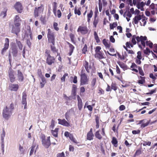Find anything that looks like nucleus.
I'll list each match as a JSON object with an SVG mask.
<instances>
[{
    "label": "nucleus",
    "mask_w": 157,
    "mask_h": 157,
    "mask_svg": "<svg viewBox=\"0 0 157 157\" xmlns=\"http://www.w3.org/2000/svg\"><path fill=\"white\" fill-rule=\"evenodd\" d=\"M44 10V6L43 4L40 5V6L36 7L34 10V16L35 17L39 16V13L42 12Z\"/></svg>",
    "instance_id": "8"
},
{
    "label": "nucleus",
    "mask_w": 157,
    "mask_h": 157,
    "mask_svg": "<svg viewBox=\"0 0 157 157\" xmlns=\"http://www.w3.org/2000/svg\"><path fill=\"white\" fill-rule=\"evenodd\" d=\"M15 9L19 13H21L23 10V7L21 3L19 2L16 3L14 6Z\"/></svg>",
    "instance_id": "10"
},
{
    "label": "nucleus",
    "mask_w": 157,
    "mask_h": 157,
    "mask_svg": "<svg viewBox=\"0 0 157 157\" xmlns=\"http://www.w3.org/2000/svg\"><path fill=\"white\" fill-rule=\"evenodd\" d=\"M9 89L11 91H16L19 88V85L17 84H11L9 86Z\"/></svg>",
    "instance_id": "17"
},
{
    "label": "nucleus",
    "mask_w": 157,
    "mask_h": 157,
    "mask_svg": "<svg viewBox=\"0 0 157 157\" xmlns=\"http://www.w3.org/2000/svg\"><path fill=\"white\" fill-rule=\"evenodd\" d=\"M58 24L56 22H54L53 23V26L55 30L57 31H58L59 30V28L58 27Z\"/></svg>",
    "instance_id": "54"
},
{
    "label": "nucleus",
    "mask_w": 157,
    "mask_h": 157,
    "mask_svg": "<svg viewBox=\"0 0 157 157\" xmlns=\"http://www.w3.org/2000/svg\"><path fill=\"white\" fill-rule=\"evenodd\" d=\"M16 43L19 49L21 50L22 49L23 45L21 41H17Z\"/></svg>",
    "instance_id": "52"
},
{
    "label": "nucleus",
    "mask_w": 157,
    "mask_h": 157,
    "mask_svg": "<svg viewBox=\"0 0 157 157\" xmlns=\"http://www.w3.org/2000/svg\"><path fill=\"white\" fill-rule=\"evenodd\" d=\"M93 15V11L92 10H91L87 14V21L89 23L91 20V18Z\"/></svg>",
    "instance_id": "31"
},
{
    "label": "nucleus",
    "mask_w": 157,
    "mask_h": 157,
    "mask_svg": "<svg viewBox=\"0 0 157 157\" xmlns=\"http://www.w3.org/2000/svg\"><path fill=\"white\" fill-rule=\"evenodd\" d=\"M59 128H56L55 130H52L51 131V133L52 135L55 137L58 136V133L59 131Z\"/></svg>",
    "instance_id": "33"
},
{
    "label": "nucleus",
    "mask_w": 157,
    "mask_h": 157,
    "mask_svg": "<svg viewBox=\"0 0 157 157\" xmlns=\"http://www.w3.org/2000/svg\"><path fill=\"white\" fill-rule=\"evenodd\" d=\"M133 45L132 43H131L130 42H127L126 43V45L129 48H130V47L132 48L133 47Z\"/></svg>",
    "instance_id": "55"
},
{
    "label": "nucleus",
    "mask_w": 157,
    "mask_h": 157,
    "mask_svg": "<svg viewBox=\"0 0 157 157\" xmlns=\"http://www.w3.org/2000/svg\"><path fill=\"white\" fill-rule=\"evenodd\" d=\"M96 82V78H93L91 81V84L92 87H94Z\"/></svg>",
    "instance_id": "53"
},
{
    "label": "nucleus",
    "mask_w": 157,
    "mask_h": 157,
    "mask_svg": "<svg viewBox=\"0 0 157 157\" xmlns=\"http://www.w3.org/2000/svg\"><path fill=\"white\" fill-rule=\"evenodd\" d=\"M87 46L86 44H85L84 47L82 49V52L83 54H86V52L87 51Z\"/></svg>",
    "instance_id": "51"
},
{
    "label": "nucleus",
    "mask_w": 157,
    "mask_h": 157,
    "mask_svg": "<svg viewBox=\"0 0 157 157\" xmlns=\"http://www.w3.org/2000/svg\"><path fill=\"white\" fill-rule=\"evenodd\" d=\"M94 57L96 58H97L99 59H104L105 58L104 53L102 52H98L95 53L94 55Z\"/></svg>",
    "instance_id": "22"
},
{
    "label": "nucleus",
    "mask_w": 157,
    "mask_h": 157,
    "mask_svg": "<svg viewBox=\"0 0 157 157\" xmlns=\"http://www.w3.org/2000/svg\"><path fill=\"white\" fill-rule=\"evenodd\" d=\"M150 120H149L147 121L146 122L145 121L144 123H142L141 124L140 127L141 128H145V127L147 126L150 123Z\"/></svg>",
    "instance_id": "39"
},
{
    "label": "nucleus",
    "mask_w": 157,
    "mask_h": 157,
    "mask_svg": "<svg viewBox=\"0 0 157 157\" xmlns=\"http://www.w3.org/2000/svg\"><path fill=\"white\" fill-rule=\"evenodd\" d=\"M138 67L137 65L134 63H132V65L130 67V68H132V71H135L136 73H137L138 71L137 68H138Z\"/></svg>",
    "instance_id": "30"
},
{
    "label": "nucleus",
    "mask_w": 157,
    "mask_h": 157,
    "mask_svg": "<svg viewBox=\"0 0 157 157\" xmlns=\"http://www.w3.org/2000/svg\"><path fill=\"white\" fill-rule=\"evenodd\" d=\"M7 10L5 9L4 11H2L0 14V16L3 17V18L5 17L7 15Z\"/></svg>",
    "instance_id": "47"
},
{
    "label": "nucleus",
    "mask_w": 157,
    "mask_h": 157,
    "mask_svg": "<svg viewBox=\"0 0 157 157\" xmlns=\"http://www.w3.org/2000/svg\"><path fill=\"white\" fill-rule=\"evenodd\" d=\"M19 150L21 154H24L25 152V149L23 148L22 146L19 145Z\"/></svg>",
    "instance_id": "62"
},
{
    "label": "nucleus",
    "mask_w": 157,
    "mask_h": 157,
    "mask_svg": "<svg viewBox=\"0 0 157 157\" xmlns=\"http://www.w3.org/2000/svg\"><path fill=\"white\" fill-rule=\"evenodd\" d=\"M64 136L66 137H69L70 139L74 143L78 144H79L80 142L78 141L74 137L73 134L70 133L67 131H66L64 133Z\"/></svg>",
    "instance_id": "9"
},
{
    "label": "nucleus",
    "mask_w": 157,
    "mask_h": 157,
    "mask_svg": "<svg viewBox=\"0 0 157 157\" xmlns=\"http://www.w3.org/2000/svg\"><path fill=\"white\" fill-rule=\"evenodd\" d=\"M5 43L4 44V47L2 49L1 51V54L4 55V53L6 52V50L8 49L9 46V40L6 38L5 39Z\"/></svg>",
    "instance_id": "13"
},
{
    "label": "nucleus",
    "mask_w": 157,
    "mask_h": 157,
    "mask_svg": "<svg viewBox=\"0 0 157 157\" xmlns=\"http://www.w3.org/2000/svg\"><path fill=\"white\" fill-rule=\"evenodd\" d=\"M22 20L19 15H16L14 18V23H21Z\"/></svg>",
    "instance_id": "27"
},
{
    "label": "nucleus",
    "mask_w": 157,
    "mask_h": 157,
    "mask_svg": "<svg viewBox=\"0 0 157 157\" xmlns=\"http://www.w3.org/2000/svg\"><path fill=\"white\" fill-rule=\"evenodd\" d=\"M83 66L84 67L88 73L90 72V70L92 68L90 65H89L88 62L85 61L83 63Z\"/></svg>",
    "instance_id": "20"
},
{
    "label": "nucleus",
    "mask_w": 157,
    "mask_h": 157,
    "mask_svg": "<svg viewBox=\"0 0 157 157\" xmlns=\"http://www.w3.org/2000/svg\"><path fill=\"white\" fill-rule=\"evenodd\" d=\"M67 43L69 45V48L68 54L69 56H71L73 53L75 48L73 45L70 43L69 42L67 41Z\"/></svg>",
    "instance_id": "24"
},
{
    "label": "nucleus",
    "mask_w": 157,
    "mask_h": 157,
    "mask_svg": "<svg viewBox=\"0 0 157 157\" xmlns=\"http://www.w3.org/2000/svg\"><path fill=\"white\" fill-rule=\"evenodd\" d=\"M101 49V48L100 46H97L95 48V53H97L98 52H101L100 51V50Z\"/></svg>",
    "instance_id": "57"
},
{
    "label": "nucleus",
    "mask_w": 157,
    "mask_h": 157,
    "mask_svg": "<svg viewBox=\"0 0 157 157\" xmlns=\"http://www.w3.org/2000/svg\"><path fill=\"white\" fill-rule=\"evenodd\" d=\"M11 51L13 56L14 57H16L17 55L18 51L16 46L15 44H14V45L12 47Z\"/></svg>",
    "instance_id": "23"
},
{
    "label": "nucleus",
    "mask_w": 157,
    "mask_h": 157,
    "mask_svg": "<svg viewBox=\"0 0 157 157\" xmlns=\"http://www.w3.org/2000/svg\"><path fill=\"white\" fill-rule=\"evenodd\" d=\"M50 138V136H48L46 140L42 142L43 145L45 148H48L51 144Z\"/></svg>",
    "instance_id": "14"
},
{
    "label": "nucleus",
    "mask_w": 157,
    "mask_h": 157,
    "mask_svg": "<svg viewBox=\"0 0 157 157\" xmlns=\"http://www.w3.org/2000/svg\"><path fill=\"white\" fill-rule=\"evenodd\" d=\"M147 20V18H146L145 16L141 20V21L143 23L140 22V25L141 26H144L146 24V20Z\"/></svg>",
    "instance_id": "42"
},
{
    "label": "nucleus",
    "mask_w": 157,
    "mask_h": 157,
    "mask_svg": "<svg viewBox=\"0 0 157 157\" xmlns=\"http://www.w3.org/2000/svg\"><path fill=\"white\" fill-rule=\"evenodd\" d=\"M57 157H66L64 153L62 152L61 153H59L57 155Z\"/></svg>",
    "instance_id": "61"
},
{
    "label": "nucleus",
    "mask_w": 157,
    "mask_h": 157,
    "mask_svg": "<svg viewBox=\"0 0 157 157\" xmlns=\"http://www.w3.org/2000/svg\"><path fill=\"white\" fill-rule=\"evenodd\" d=\"M100 131L98 130L95 133V136L96 138L100 140L102 139V137L99 133Z\"/></svg>",
    "instance_id": "35"
},
{
    "label": "nucleus",
    "mask_w": 157,
    "mask_h": 157,
    "mask_svg": "<svg viewBox=\"0 0 157 157\" xmlns=\"http://www.w3.org/2000/svg\"><path fill=\"white\" fill-rule=\"evenodd\" d=\"M141 19V17L140 15H137L133 18V24H137L138 23V21Z\"/></svg>",
    "instance_id": "25"
},
{
    "label": "nucleus",
    "mask_w": 157,
    "mask_h": 157,
    "mask_svg": "<svg viewBox=\"0 0 157 157\" xmlns=\"http://www.w3.org/2000/svg\"><path fill=\"white\" fill-rule=\"evenodd\" d=\"M117 63L121 68L125 69L127 67V66L123 63L119 62H117Z\"/></svg>",
    "instance_id": "48"
},
{
    "label": "nucleus",
    "mask_w": 157,
    "mask_h": 157,
    "mask_svg": "<svg viewBox=\"0 0 157 157\" xmlns=\"http://www.w3.org/2000/svg\"><path fill=\"white\" fill-rule=\"evenodd\" d=\"M94 39L96 41V42L97 43H99L100 41L99 38L98 36L97 33L95 31L94 32Z\"/></svg>",
    "instance_id": "38"
},
{
    "label": "nucleus",
    "mask_w": 157,
    "mask_h": 157,
    "mask_svg": "<svg viewBox=\"0 0 157 157\" xmlns=\"http://www.w3.org/2000/svg\"><path fill=\"white\" fill-rule=\"evenodd\" d=\"M139 78L140 79L138 81V83L139 84H143L145 82V77L140 76Z\"/></svg>",
    "instance_id": "36"
},
{
    "label": "nucleus",
    "mask_w": 157,
    "mask_h": 157,
    "mask_svg": "<svg viewBox=\"0 0 157 157\" xmlns=\"http://www.w3.org/2000/svg\"><path fill=\"white\" fill-rule=\"evenodd\" d=\"M47 38L49 43L54 44L55 43V36L54 32H53L50 29H47Z\"/></svg>",
    "instance_id": "2"
},
{
    "label": "nucleus",
    "mask_w": 157,
    "mask_h": 157,
    "mask_svg": "<svg viewBox=\"0 0 157 157\" xmlns=\"http://www.w3.org/2000/svg\"><path fill=\"white\" fill-rule=\"evenodd\" d=\"M55 44H52L50 45V48L51 51L53 53H58V49H57L55 47Z\"/></svg>",
    "instance_id": "29"
},
{
    "label": "nucleus",
    "mask_w": 157,
    "mask_h": 157,
    "mask_svg": "<svg viewBox=\"0 0 157 157\" xmlns=\"http://www.w3.org/2000/svg\"><path fill=\"white\" fill-rule=\"evenodd\" d=\"M138 69L140 74L142 76H144V74L141 67L138 66Z\"/></svg>",
    "instance_id": "50"
},
{
    "label": "nucleus",
    "mask_w": 157,
    "mask_h": 157,
    "mask_svg": "<svg viewBox=\"0 0 157 157\" xmlns=\"http://www.w3.org/2000/svg\"><path fill=\"white\" fill-rule=\"evenodd\" d=\"M45 56L46 57V63L48 65H51L55 62V58L52 56L50 54V51L46 49L45 52Z\"/></svg>",
    "instance_id": "3"
},
{
    "label": "nucleus",
    "mask_w": 157,
    "mask_h": 157,
    "mask_svg": "<svg viewBox=\"0 0 157 157\" xmlns=\"http://www.w3.org/2000/svg\"><path fill=\"white\" fill-rule=\"evenodd\" d=\"M75 13L76 14H77L78 15H80L81 13L80 10L79 9L77 10L76 8L75 9Z\"/></svg>",
    "instance_id": "58"
},
{
    "label": "nucleus",
    "mask_w": 157,
    "mask_h": 157,
    "mask_svg": "<svg viewBox=\"0 0 157 157\" xmlns=\"http://www.w3.org/2000/svg\"><path fill=\"white\" fill-rule=\"evenodd\" d=\"M17 77L18 81L21 82L23 81L24 79V76L20 70H17Z\"/></svg>",
    "instance_id": "16"
},
{
    "label": "nucleus",
    "mask_w": 157,
    "mask_h": 157,
    "mask_svg": "<svg viewBox=\"0 0 157 157\" xmlns=\"http://www.w3.org/2000/svg\"><path fill=\"white\" fill-rule=\"evenodd\" d=\"M98 7H96L95 8V11L94 12V17H98Z\"/></svg>",
    "instance_id": "63"
},
{
    "label": "nucleus",
    "mask_w": 157,
    "mask_h": 157,
    "mask_svg": "<svg viewBox=\"0 0 157 157\" xmlns=\"http://www.w3.org/2000/svg\"><path fill=\"white\" fill-rule=\"evenodd\" d=\"M111 90L116 91L118 88V87L115 83L112 82L111 85Z\"/></svg>",
    "instance_id": "41"
},
{
    "label": "nucleus",
    "mask_w": 157,
    "mask_h": 157,
    "mask_svg": "<svg viewBox=\"0 0 157 157\" xmlns=\"http://www.w3.org/2000/svg\"><path fill=\"white\" fill-rule=\"evenodd\" d=\"M58 120L59 121L58 123L59 124L66 127H68L70 126L69 123L65 119H58Z\"/></svg>",
    "instance_id": "18"
},
{
    "label": "nucleus",
    "mask_w": 157,
    "mask_h": 157,
    "mask_svg": "<svg viewBox=\"0 0 157 157\" xmlns=\"http://www.w3.org/2000/svg\"><path fill=\"white\" fill-rule=\"evenodd\" d=\"M141 154V151L140 150H137L135 152L133 155V157H136L137 155H139Z\"/></svg>",
    "instance_id": "59"
},
{
    "label": "nucleus",
    "mask_w": 157,
    "mask_h": 157,
    "mask_svg": "<svg viewBox=\"0 0 157 157\" xmlns=\"http://www.w3.org/2000/svg\"><path fill=\"white\" fill-rule=\"evenodd\" d=\"M99 21V19L98 17H94L93 19V27L96 28L97 25Z\"/></svg>",
    "instance_id": "28"
},
{
    "label": "nucleus",
    "mask_w": 157,
    "mask_h": 157,
    "mask_svg": "<svg viewBox=\"0 0 157 157\" xmlns=\"http://www.w3.org/2000/svg\"><path fill=\"white\" fill-rule=\"evenodd\" d=\"M117 55L118 58H119L121 60H123L124 59V56L123 55H121L118 52L117 53Z\"/></svg>",
    "instance_id": "64"
},
{
    "label": "nucleus",
    "mask_w": 157,
    "mask_h": 157,
    "mask_svg": "<svg viewBox=\"0 0 157 157\" xmlns=\"http://www.w3.org/2000/svg\"><path fill=\"white\" fill-rule=\"evenodd\" d=\"M150 8L152 10L151 11V14L154 15L157 10V5L153 3L150 6Z\"/></svg>",
    "instance_id": "19"
},
{
    "label": "nucleus",
    "mask_w": 157,
    "mask_h": 157,
    "mask_svg": "<svg viewBox=\"0 0 157 157\" xmlns=\"http://www.w3.org/2000/svg\"><path fill=\"white\" fill-rule=\"evenodd\" d=\"M8 76L11 82H14L16 80L14 71L12 69L11 67L8 70Z\"/></svg>",
    "instance_id": "7"
},
{
    "label": "nucleus",
    "mask_w": 157,
    "mask_h": 157,
    "mask_svg": "<svg viewBox=\"0 0 157 157\" xmlns=\"http://www.w3.org/2000/svg\"><path fill=\"white\" fill-rule=\"evenodd\" d=\"M80 85H83L87 84L88 81V78H87V75H80Z\"/></svg>",
    "instance_id": "11"
},
{
    "label": "nucleus",
    "mask_w": 157,
    "mask_h": 157,
    "mask_svg": "<svg viewBox=\"0 0 157 157\" xmlns=\"http://www.w3.org/2000/svg\"><path fill=\"white\" fill-rule=\"evenodd\" d=\"M40 21L42 24L45 25L46 23L45 16H41L40 17Z\"/></svg>",
    "instance_id": "46"
},
{
    "label": "nucleus",
    "mask_w": 157,
    "mask_h": 157,
    "mask_svg": "<svg viewBox=\"0 0 157 157\" xmlns=\"http://www.w3.org/2000/svg\"><path fill=\"white\" fill-rule=\"evenodd\" d=\"M41 81L40 82V87L41 88H43L45 84L46 83L47 81L46 79L44 77H43L40 78Z\"/></svg>",
    "instance_id": "32"
},
{
    "label": "nucleus",
    "mask_w": 157,
    "mask_h": 157,
    "mask_svg": "<svg viewBox=\"0 0 157 157\" xmlns=\"http://www.w3.org/2000/svg\"><path fill=\"white\" fill-rule=\"evenodd\" d=\"M146 44L147 46H148L150 48H152L153 46V43L151 42L150 41H147L146 42Z\"/></svg>",
    "instance_id": "56"
},
{
    "label": "nucleus",
    "mask_w": 157,
    "mask_h": 157,
    "mask_svg": "<svg viewBox=\"0 0 157 157\" xmlns=\"http://www.w3.org/2000/svg\"><path fill=\"white\" fill-rule=\"evenodd\" d=\"M21 23H14L11 25V32L17 36L21 31Z\"/></svg>",
    "instance_id": "4"
},
{
    "label": "nucleus",
    "mask_w": 157,
    "mask_h": 157,
    "mask_svg": "<svg viewBox=\"0 0 157 157\" xmlns=\"http://www.w3.org/2000/svg\"><path fill=\"white\" fill-rule=\"evenodd\" d=\"M69 36L72 42L74 44H76V43L75 40V35L74 34L71 33L69 35Z\"/></svg>",
    "instance_id": "40"
},
{
    "label": "nucleus",
    "mask_w": 157,
    "mask_h": 157,
    "mask_svg": "<svg viewBox=\"0 0 157 157\" xmlns=\"http://www.w3.org/2000/svg\"><path fill=\"white\" fill-rule=\"evenodd\" d=\"M89 30L86 26L82 25L79 26L77 31L82 35H85L89 33Z\"/></svg>",
    "instance_id": "5"
},
{
    "label": "nucleus",
    "mask_w": 157,
    "mask_h": 157,
    "mask_svg": "<svg viewBox=\"0 0 157 157\" xmlns=\"http://www.w3.org/2000/svg\"><path fill=\"white\" fill-rule=\"evenodd\" d=\"M136 4L137 7L138 9H140L141 11L144 10L143 6L146 5V2L144 3V2H142Z\"/></svg>",
    "instance_id": "26"
},
{
    "label": "nucleus",
    "mask_w": 157,
    "mask_h": 157,
    "mask_svg": "<svg viewBox=\"0 0 157 157\" xmlns=\"http://www.w3.org/2000/svg\"><path fill=\"white\" fill-rule=\"evenodd\" d=\"M94 135L93 133V129L91 128L90 131L88 132L87 134L86 139L88 140H91L93 139Z\"/></svg>",
    "instance_id": "15"
},
{
    "label": "nucleus",
    "mask_w": 157,
    "mask_h": 157,
    "mask_svg": "<svg viewBox=\"0 0 157 157\" xmlns=\"http://www.w3.org/2000/svg\"><path fill=\"white\" fill-rule=\"evenodd\" d=\"M78 100V106L79 110H82V100L78 95L77 96Z\"/></svg>",
    "instance_id": "21"
},
{
    "label": "nucleus",
    "mask_w": 157,
    "mask_h": 157,
    "mask_svg": "<svg viewBox=\"0 0 157 157\" xmlns=\"http://www.w3.org/2000/svg\"><path fill=\"white\" fill-rule=\"evenodd\" d=\"M123 16L124 17H126V16H127L129 18L131 17L132 16V14L131 13L130 11H128L127 12V11H126L125 12H124L123 14Z\"/></svg>",
    "instance_id": "44"
},
{
    "label": "nucleus",
    "mask_w": 157,
    "mask_h": 157,
    "mask_svg": "<svg viewBox=\"0 0 157 157\" xmlns=\"http://www.w3.org/2000/svg\"><path fill=\"white\" fill-rule=\"evenodd\" d=\"M108 40H106L105 39H103L102 40L103 44L107 48H109L110 47V44L108 43Z\"/></svg>",
    "instance_id": "34"
},
{
    "label": "nucleus",
    "mask_w": 157,
    "mask_h": 157,
    "mask_svg": "<svg viewBox=\"0 0 157 157\" xmlns=\"http://www.w3.org/2000/svg\"><path fill=\"white\" fill-rule=\"evenodd\" d=\"M117 22H113L112 24H110L109 25L110 29H113L114 28L117 26Z\"/></svg>",
    "instance_id": "45"
},
{
    "label": "nucleus",
    "mask_w": 157,
    "mask_h": 157,
    "mask_svg": "<svg viewBox=\"0 0 157 157\" xmlns=\"http://www.w3.org/2000/svg\"><path fill=\"white\" fill-rule=\"evenodd\" d=\"M37 74L38 76L41 78L44 77L42 74L41 70L40 69H38L37 71Z\"/></svg>",
    "instance_id": "49"
},
{
    "label": "nucleus",
    "mask_w": 157,
    "mask_h": 157,
    "mask_svg": "<svg viewBox=\"0 0 157 157\" xmlns=\"http://www.w3.org/2000/svg\"><path fill=\"white\" fill-rule=\"evenodd\" d=\"M5 43L4 44V47L2 49L1 51V54L4 55V53L6 52V50L8 49L9 46V40L6 38L5 39Z\"/></svg>",
    "instance_id": "12"
},
{
    "label": "nucleus",
    "mask_w": 157,
    "mask_h": 157,
    "mask_svg": "<svg viewBox=\"0 0 157 157\" xmlns=\"http://www.w3.org/2000/svg\"><path fill=\"white\" fill-rule=\"evenodd\" d=\"M111 143L115 147H117L118 141L116 137H113L112 138Z\"/></svg>",
    "instance_id": "37"
},
{
    "label": "nucleus",
    "mask_w": 157,
    "mask_h": 157,
    "mask_svg": "<svg viewBox=\"0 0 157 157\" xmlns=\"http://www.w3.org/2000/svg\"><path fill=\"white\" fill-rule=\"evenodd\" d=\"M104 91L101 88H99L98 90V94L100 95L103 94H104Z\"/></svg>",
    "instance_id": "60"
},
{
    "label": "nucleus",
    "mask_w": 157,
    "mask_h": 157,
    "mask_svg": "<svg viewBox=\"0 0 157 157\" xmlns=\"http://www.w3.org/2000/svg\"><path fill=\"white\" fill-rule=\"evenodd\" d=\"M147 40V37L146 36H142L140 37L136 36V35H133L132 37L131 41L133 44L135 45L136 42L139 45L140 47H141V45L140 44V42H141V44L144 47L145 46V41Z\"/></svg>",
    "instance_id": "1"
},
{
    "label": "nucleus",
    "mask_w": 157,
    "mask_h": 157,
    "mask_svg": "<svg viewBox=\"0 0 157 157\" xmlns=\"http://www.w3.org/2000/svg\"><path fill=\"white\" fill-rule=\"evenodd\" d=\"M12 111L7 106H6L3 109L2 113L3 116L6 119H8L12 114Z\"/></svg>",
    "instance_id": "6"
},
{
    "label": "nucleus",
    "mask_w": 157,
    "mask_h": 157,
    "mask_svg": "<svg viewBox=\"0 0 157 157\" xmlns=\"http://www.w3.org/2000/svg\"><path fill=\"white\" fill-rule=\"evenodd\" d=\"M149 77L152 79V82L154 83H155V80L156 79V78L155 76V75H154L152 73H151L149 75Z\"/></svg>",
    "instance_id": "43"
}]
</instances>
